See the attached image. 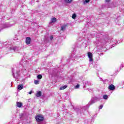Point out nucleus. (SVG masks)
<instances>
[{
  "mask_svg": "<svg viewBox=\"0 0 124 124\" xmlns=\"http://www.w3.org/2000/svg\"><path fill=\"white\" fill-rule=\"evenodd\" d=\"M35 120L38 123H40V122H43V121H44V117L41 114H38L35 117Z\"/></svg>",
  "mask_w": 124,
  "mask_h": 124,
  "instance_id": "f257e3e1",
  "label": "nucleus"
},
{
  "mask_svg": "<svg viewBox=\"0 0 124 124\" xmlns=\"http://www.w3.org/2000/svg\"><path fill=\"white\" fill-rule=\"evenodd\" d=\"M88 58H89V62H93V53H92L90 52H88Z\"/></svg>",
  "mask_w": 124,
  "mask_h": 124,
  "instance_id": "f03ea898",
  "label": "nucleus"
},
{
  "mask_svg": "<svg viewBox=\"0 0 124 124\" xmlns=\"http://www.w3.org/2000/svg\"><path fill=\"white\" fill-rule=\"evenodd\" d=\"M31 39L30 37H26V44L27 45H29V44H31Z\"/></svg>",
  "mask_w": 124,
  "mask_h": 124,
  "instance_id": "7ed1b4c3",
  "label": "nucleus"
},
{
  "mask_svg": "<svg viewBox=\"0 0 124 124\" xmlns=\"http://www.w3.org/2000/svg\"><path fill=\"white\" fill-rule=\"evenodd\" d=\"M108 88L110 91H114V90L116 89L115 86H114L113 84L110 85Z\"/></svg>",
  "mask_w": 124,
  "mask_h": 124,
  "instance_id": "20e7f679",
  "label": "nucleus"
},
{
  "mask_svg": "<svg viewBox=\"0 0 124 124\" xmlns=\"http://www.w3.org/2000/svg\"><path fill=\"white\" fill-rule=\"evenodd\" d=\"M16 106L18 107V108H21L23 106V103L21 102H17L16 103Z\"/></svg>",
  "mask_w": 124,
  "mask_h": 124,
  "instance_id": "39448f33",
  "label": "nucleus"
},
{
  "mask_svg": "<svg viewBox=\"0 0 124 124\" xmlns=\"http://www.w3.org/2000/svg\"><path fill=\"white\" fill-rule=\"evenodd\" d=\"M42 94V93L41 91H39L36 93V96L37 97H40L41 96V95Z\"/></svg>",
  "mask_w": 124,
  "mask_h": 124,
  "instance_id": "423d86ee",
  "label": "nucleus"
},
{
  "mask_svg": "<svg viewBox=\"0 0 124 124\" xmlns=\"http://www.w3.org/2000/svg\"><path fill=\"white\" fill-rule=\"evenodd\" d=\"M17 89H18V90L20 91H21V90H23V89H24V85H23V84L19 85L17 86Z\"/></svg>",
  "mask_w": 124,
  "mask_h": 124,
  "instance_id": "0eeeda50",
  "label": "nucleus"
},
{
  "mask_svg": "<svg viewBox=\"0 0 124 124\" xmlns=\"http://www.w3.org/2000/svg\"><path fill=\"white\" fill-rule=\"evenodd\" d=\"M66 27L67 25H64L61 27V31H65L66 30Z\"/></svg>",
  "mask_w": 124,
  "mask_h": 124,
  "instance_id": "6e6552de",
  "label": "nucleus"
},
{
  "mask_svg": "<svg viewBox=\"0 0 124 124\" xmlns=\"http://www.w3.org/2000/svg\"><path fill=\"white\" fill-rule=\"evenodd\" d=\"M57 22V18L56 17H53L51 18V23H56Z\"/></svg>",
  "mask_w": 124,
  "mask_h": 124,
  "instance_id": "1a4fd4ad",
  "label": "nucleus"
},
{
  "mask_svg": "<svg viewBox=\"0 0 124 124\" xmlns=\"http://www.w3.org/2000/svg\"><path fill=\"white\" fill-rule=\"evenodd\" d=\"M67 86L66 85H64L63 86H62L61 87H60V91H62V90H64L65 89H66V87Z\"/></svg>",
  "mask_w": 124,
  "mask_h": 124,
  "instance_id": "9d476101",
  "label": "nucleus"
},
{
  "mask_svg": "<svg viewBox=\"0 0 124 124\" xmlns=\"http://www.w3.org/2000/svg\"><path fill=\"white\" fill-rule=\"evenodd\" d=\"M103 99H108V95L107 94H105L103 96Z\"/></svg>",
  "mask_w": 124,
  "mask_h": 124,
  "instance_id": "9b49d317",
  "label": "nucleus"
},
{
  "mask_svg": "<svg viewBox=\"0 0 124 124\" xmlns=\"http://www.w3.org/2000/svg\"><path fill=\"white\" fill-rule=\"evenodd\" d=\"M65 2H66L67 3H70L71 1H72V0H64Z\"/></svg>",
  "mask_w": 124,
  "mask_h": 124,
  "instance_id": "f8f14e48",
  "label": "nucleus"
},
{
  "mask_svg": "<svg viewBox=\"0 0 124 124\" xmlns=\"http://www.w3.org/2000/svg\"><path fill=\"white\" fill-rule=\"evenodd\" d=\"M76 14H73L72 16V19H76Z\"/></svg>",
  "mask_w": 124,
  "mask_h": 124,
  "instance_id": "ddd939ff",
  "label": "nucleus"
},
{
  "mask_svg": "<svg viewBox=\"0 0 124 124\" xmlns=\"http://www.w3.org/2000/svg\"><path fill=\"white\" fill-rule=\"evenodd\" d=\"M34 84L35 85H38V84H39V81L37 80H35L34 81Z\"/></svg>",
  "mask_w": 124,
  "mask_h": 124,
  "instance_id": "4468645a",
  "label": "nucleus"
},
{
  "mask_svg": "<svg viewBox=\"0 0 124 124\" xmlns=\"http://www.w3.org/2000/svg\"><path fill=\"white\" fill-rule=\"evenodd\" d=\"M38 79H42V75H38L37 76Z\"/></svg>",
  "mask_w": 124,
  "mask_h": 124,
  "instance_id": "2eb2a0df",
  "label": "nucleus"
},
{
  "mask_svg": "<svg viewBox=\"0 0 124 124\" xmlns=\"http://www.w3.org/2000/svg\"><path fill=\"white\" fill-rule=\"evenodd\" d=\"M79 87H80V85L79 84H77L75 87V89H78V88H79Z\"/></svg>",
  "mask_w": 124,
  "mask_h": 124,
  "instance_id": "dca6fc26",
  "label": "nucleus"
},
{
  "mask_svg": "<svg viewBox=\"0 0 124 124\" xmlns=\"http://www.w3.org/2000/svg\"><path fill=\"white\" fill-rule=\"evenodd\" d=\"M50 40H52L54 38V36L53 35H51L50 36Z\"/></svg>",
  "mask_w": 124,
  "mask_h": 124,
  "instance_id": "f3484780",
  "label": "nucleus"
},
{
  "mask_svg": "<svg viewBox=\"0 0 124 124\" xmlns=\"http://www.w3.org/2000/svg\"><path fill=\"white\" fill-rule=\"evenodd\" d=\"M102 108H103V105H100V107H99V108H100V109H102Z\"/></svg>",
  "mask_w": 124,
  "mask_h": 124,
  "instance_id": "a211bd4d",
  "label": "nucleus"
},
{
  "mask_svg": "<svg viewBox=\"0 0 124 124\" xmlns=\"http://www.w3.org/2000/svg\"><path fill=\"white\" fill-rule=\"evenodd\" d=\"M85 2H86V3L90 2V0H85Z\"/></svg>",
  "mask_w": 124,
  "mask_h": 124,
  "instance_id": "6ab92c4d",
  "label": "nucleus"
},
{
  "mask_svg": "<svg viewBox=\"0 0 124 124\" xmlns=\"http://www.w3.org/2000/svg\"><path fill=\"white\" fill-rule=\"evenodd\" d=\"M110 1V0H106V2H109Z\"/></svg>",
  "mask_w": 124,
  "mask_h": 124,
  "instance_id": "aec40b11",
  "label": "nucleus"
},
{
  "mask_svg": "<svg viewBox=\"0 0 124 124\" xmlns=\"http://www.w3.org/2000/svg\"><path fill=\"white\" fill-rule=\"evenodd\" d=\"M32 92L31 91L30 92H29V94H31Z\"/></svg>",
  "mask_w": 124,
  "mask_h": 124,
  "instance_id": "412c9836",
  "label": "nucleus"
}]
</instances>
